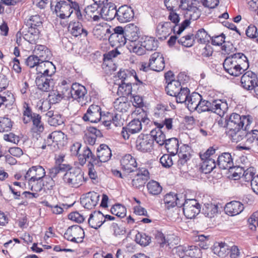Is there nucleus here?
Listing matches in <instances>:
<instances>
[{
    "mask_svg": "<svg viewBox=\"0 0 258 258\" xmlns=\"http://www.w3.org/2000/svg\"><path fill=\"white\" fill-rule=\"evenodd\" d=\"M225 71L229 75L237 77L249 68L247 57L242 53H236L227 56L223 63Z\"/></svg>",
    "mask_w": 258,
    "mask_h": 258,
    "instance_id": "obj_1",
    "label": "nucleus"
},
{
    "mask_svg": "<svg viewBox=\"0 0 258 258\" xmlns=\"http://www.w3.org/2000/svg\"><path fill=\"white\" fill-rule=\"evenodd\" d=\"M45 175V169L43 167L38 165L29 168L24 177L28 181L29 188L32 191H38L41 189L38 182Z\"/></svg>",
    "mask_w": 258,
    "mask_h": 258,
    "instance_id": "obj_2",
    "label": "nucleus"
},
{
    "mask_svg": "<svg viewBox=\"0 0 258 258\" xmlns=\"http://www.w3.org/2000/svg\"><path fill=\"white\" fill-rule=\"evenodd\" d=\"M62 179L66 185L75 188L79 187L85 182L84 174L78 168H69L63 175Z\"/></svg>",
    "mask_w": 258,
    "mask_h": 258,
    "instance_id": "obj_3",
    "label": "nucleus"
},
{
    "mask_svg": "<svg viewBox=\"0 0 258 258\" xmlns=\"http://www.w3.org/2000/svg\"><path fill=\"white\" fill-rule=\"evenodd\" d=\"M38 183L41 186V189L39 190L33 191V192L24 191L22 193V195L28 198H37L40 196L45 197L46 195L51 194V191L55 185L53 179L51 177L45 175L41 179Z\"/></svg>",
    "mask_w": 258,
    "mask_h": 258,
    "instance_id": "obj_4",
    "label": "nucleus"
},
{
    "mask_svg": "<svg viewBox=\"0 0 258 258\" xmlns=\"http://www.w3.org/2000/svg\"><path fill=\"white\" fill-rule=\"evenodd\" d=\"M72 0H52L51 9L54 10L56 16L61 19L69 18L73 13Z\"/></svg>",
    "mask_w": 258,
    "mask_h": 258,
    "instance_id": "obj_5",
    "label": "nucleus"
},
{
    "mask_svg": "<svg viewBox=\"0 0 258 258\" xmlns=\"http://www.w3.org/2000/svg\"><path fill=\"white\" fill-rule=\"evenodd\" d=\"M226 121L228 130L244 127L247 129L252 122V117L250 115L241 116L237 113H233L226 119Z\"/></svg>",
    "mask_w": 258,
    "mask_h": 258,
    "instance_id": "obj_6",
    "label": "nucleus"
},
{
    "mask_svg": "<svg viewBox=\"0 0 258 258\" xmlns=\"http://www.w3.org/2000/svg\"><path fill=\"white\" fill-rule=\"evenodd\" d=\"M188 109L190 111H197L199 113L206 111L209 101L204 100L202 96L197 92L192 93L186 101Z\"/></svg>",
    "mask_w": 258,
    "mask_h": 258,
    "instance_id": "obj_7",
    "label": "nucleus"
},
{
    "mask_svg": "<svg viewBox=\"0 0 258 258\" xmlns=\"http://www.w3.org/2000/svg\"><path fill=\"white\" fill-rule=\"evenodd\" d=\"M65 138L64 134L61 131H54L47 137L44 144L41 148L47 151L54 152L58 148V145L61 144Z\"/></svg>",
    "mask_w": 258,
    "mask_h": 258,
    "instance_id": "obj_8",
    "label": "nucleus"
},
{
    "mask_svg": "<svg viewBox=\"0 0 258 258\" xmlns=\"http://www.w3.org/2000/svg\"><path fill=\"white\" fill-rule=\"evenodd\" d=\"M132 175L130 184L133 188L136 189H140L144 187L150 178L148 170L144 168L137 170Z\"/></svg>",
    "mask_w": 258,
    "mask_h": 258,
    "instance_id": "obj_9",
    "label": "nucleus"
},
{
    "mask_svg": "<svg viewBox=\"0 0 258 258\" xmlns=\"http://www.w3.org/2000/svg\"><path fill=\"white\" fill-rule=\"evenodd\" d=\"M67 93L66 96L70 97V99L76 100L81 106H83L86 104L84 99L87 93V90L84 86L78 84L73 83L71 87V91Z\"/></svg>",
    "mask_w": 258,
    "mask_h": 258,
    "instance_id": "obj_10",
    "label": "nucleus"
},
{
    "mask_svg": "<svg viewBox=\"0 0 258 258\" xmlns=\"http://www.w3.org/2000/svg\"><path fill=\"white\" fill-rule=\"evenodd\" d=\"M183 211L185 216L188 219L195 218L200 212L201 206L195 199H183Z\"/></svg>",
    "mask_w": 258,
    "mask_h": 258,
    "instance_id": "obj_11",
    "label": "nucleus"
},
{
    "mask_svg": "<svg viewBox=\"0 0 258 258\" xmlns=\"http://www.w3.org/2000/svg\"><path fill=\"white\" fill-rule=\"evenodd\" d=\"M142 67L144 71H147L148 67L156 72L162 71L165 67L163 55L158 52L153 53L150 57L148 66H146V63L142 64Z\"/></svg>",
    "mask_w": 258,
    "mask_h": 258,
    "instance_id": "obj_12",
    "label": "nucleus"
},
{
    "mask_svg": "<svg viewBox=\"0 0 258 258\" xmlns=\"http://www.w3.org/2000/svg\"><path fill=\"white\" fill-rule=\"evenodd\" d=\"M84 237V232L78 225L69 227L64 234V237L66 239L76 243L82 242Z\"/></svg>",
    "mask_w": 258,
    "mask_h": 258,
    "instance_id": "obj_13",
    "label": "nucleus"
},
{
    "mask_svg": "<svg viewBox=\"0 0 258 258\" xmlns=\"http://www.w3.org/2000/svg\"><path fill=\"white\" fill-rule=\"evenodd\" d=\"M112 156L111 151L109 147L105 144H101L97 150V157L93 160L96 166L99 167L102 162H106L110 160Z\"/></svg>",
    "mask_w": 258,
    "mask_h": 258,
    "instance_id": "obj_14",
    "label": "nucleus"
},
{
    "mask_svg": "<svg viewBox=\"0 0 258 258\" xmlns=\"http://www.w3.org/2000/svg\"><path fill=\"white\" fill-rule=\"evenodd\" d=\"M153 139L149 135H140L136 141V148L141 152H151L153 149Z\"/></svg>",
    "mask_w": 258,
    "mask_h": 258,
    "instance_id": "obj_15",
    "label": "nucleus"
},
{
    "mask_svg": "<svg viewBox=\"0 0 258 258\" xmlns=\"http://www.w3.org/2000/svg\"><path fill=\"white\" fill-rule=\"evenodd\" d=\"M101 118V109L97 105L92 104L88 108L86 113L84 115L83 119L84 121L96 123Z\"/></svg>",
    "mask_w": 258,
    "mask_h": 258,
    "instance_id": "obj_16",
    "label": "nucleus"
},
{
    "mask_svg": "<svg viewBox=\"0 0 258 258\" xmlns=\"http://www.w3.org/2000/svg\"><path fill=\"white\" fill-rule=\"evenodd\" d=\"M52 75H40L36 78L35 83L38 88L44 92H48L52 89L54 82L52 79Z\"/></svg>",
    "mask_w": 258,
    "mask_h": 258,
    "instance_id": "obj_17",
    "label": "nucleus"
},
{
    "mask_svg": "<svg viewBox=\"0 0 258 258\" xmlns=\"http://www.w3.org/2000/svg\"><path fill=\"white\" fill-rule=\"evenodd\" d=\"M258 81V78L255 74L251 71L245 73L241 78V86L248 91H252Z\"/></svg>",
    "mask_w": 258,
    "mask_h": 258,
    "instance_id": "obj_18",
    "label": "nucleus"
},
{
    "mask_svg": "<svg viewBox=\"0 0 258 258\" xmlns=\"http://www.w3.org/2000/svg\"><path fill=\"white\" fill-rule=\"evenodd\" d=\"M37 76L40 75H53L55 72V67L49 60L40 61L36 68Z\"/></svg>",
    "mask_w": 258,
    "mask_h": 258,
    "instance_id": "obj_19",
    "label": "nucleus"
},
{
    "mask_svg": "<svg viewBox=\"0 0 258 258\" xmlns=\"http://www.w3.org/2000/svg\"><path fill=\"white\" fill-rule=\"evenodd\" d=\"M134 16L133 10L126 5L122 6L117 10V19L120 23L129 22L134 18Z\"/></svg>",
    "mask_w": 258,
    "mask_h": 258,
    "instance_id": "obj_20",
    "label": "nucleus"
},
{
    "mask_svg": "<svg viewBox=\"0 0 258 258\" xmlns=\"http://www.w3.org/2000/svg\"><path fill=\"white\" fill-rule=\"evenodd\" d=\"M209 105H208V109L206 111H212L219 116H223L228 107L226 102L222 101L221 100H214L212 102L209 101Z\"/></svg>",
    "mask_w": 258,
    "mask_h": 258,
    "instance_id": "obj_21",
    "label": "nucleus"
},
{
    "mask_svg": "<svg viewBox=\"0 0 258 258\" xmlns=\"http://www.w3.org/2000/svg\"><path fill=\"white\" fill-rule=\"evenodd\" d=\"M154 124L157 126V127L151 131L149 136L153 139V141L155 140L159 146L163 145L167 140V139H166L165 135L161 131L163 124L157 122H154Z\"/></svg>",
    "mask_w": 258,
    "mask_h": 258,
    "instance_id": "obj_22",
    "label": "nucleus"
},
{
    "mask_svg": "<svg viewBox=\"0 0 258 258\" xmlns=\"http://www.w3.org/2000/svg\"><path fill=\"white\" fill-rule=\"evenodd\" d=\"M99 199L98 193L92 191L87 193L85 197L81 199V203L87 209H92L97 204Z\"/></svg>",
    "mask_w": 258,
    "mask_h": 258,
    "instance_id": "obj_23",
    "label": "nucleus"
},
{
    "mask_svg": "<svg viewBox=\"0 0 258 258\" xmlns=\"http://www.w3.org/2000/svg\"><path fill=\"white\" fill-rule=\"evenodd\" d=\"M170 22H161L158 24L156 29V35L158 38L165 40L173 30V27Z\"/></svg>",
    "mask_w": 258,
    "mask_h": 258,
    "instance_id": "obj_24",
    "label": "nucleus"
},
{
    "mask_svg": "<svg viewBox=\"0 0 258 258\" xmlns=\"http://www.w3.org/2000/svg\"><path fill=\"white\" fill-rule=\"evenodd\" d=\"M117 10L115 5L111 3H107L103 5L101 10L102 17L107 21H111L115 18H117Z\"/></svg>",
    "mask_w": 258,
    "mask_h": 258,
    "instance_id": "obj_25",
    "label": "nucleus"
},
{
    "mask_svg": "<svg viewBox=\"0 0 258 258\" xmlns=\"http://www.w3.org/2000/svg\"><path fill=\"white\" fill-rule=\"evenodd\" d=\"M24 22L28 28H32L39 31L42 30V18L39 15L36 14L26 17Z\"/></svg>",
    "mask_w": 258,
    "mask_h": 258,
    "instance_id": "obj_26",
    "label": "nucleus"
},
{
    "mask_svg": "<svg viewBox=\"0 0 258 258\" xmlns=\"http://www.w3.org/2000/svg\"><path fill=\"white\" fill-rule=\"evenodd\" d=\"M105 221L104 215L101 212H94L90 215L88 224L91 228L97 229L100 227Z\"/></svg>",
    "mask_w": 258,
    "mask_h": 258,
    "instance_id": "obj_27",
    "label": "nucleus"
},
{
    "mask_svg": "<svg viewBox=\"0 0 258 258\" xmlns=\"http://www.w3.org/2000/svg\"><path fill=\"white\" fill-rule=\"evenodd\" d=\"M217 165L222 169H230L233 166V159L229 153H223L217 158Z\"/></svg>",
    "mask_w": 258,
    "mask_h": 258,
    "instance_id": "obj_28",
    "label": "nucleus"
},
{
    "mask_svg": "<svg viewBox=\"0 0 258 258\" xmlns=\"http://www.w3.org/2000/svg\"><path fill=\"white\" fill-rule=\"evenodd\" d=\"M243 209V204L240 202L235 201L227 203L225 207L226 213L232 216L238 215Z\"/></svg>",
    "mask_w": 258,
    "mask_h": 258,
    "instance_id": "obj_29",
    "label": "nucleus"
},
{
    "mask_svg": "<svg viewBox=\"0 0 258 258\" xmlns=\"http://www.w3.org/2000/svg\"><path fill=\"white\" fill-rule=\"evenodd\" d=\"M125 36L130 42L137 41L139 38V28L133 24L125 27Z\"/></svg>",
    "mask_w": 258,
    "mask_h": 258,
    "instance_id": "obj_30",
    "label": "nucleus"
},
{
    "mask_svg": "<svg viewBox=\"0 0 258 258\" xmlns=\"http://www.w3.org/2000/svg\"><path fill=\"white\" fill-rule=\"evenodd\" d=\"M48 123L51 126H57L63 123L64 119L57 111L49 110L46 113Z\"/></svg>",
    "mask_w": 258,
    "mask_h": 258,
    "instance_id": "obj_31",
    "label": "nucleus"
},
{
    "mask_svg": "<svg viewBox=\"0 0 258 258\" xmlns=\"http://www.w3.org/2000/svg\"><path fill=\"white\" fill-rule=\"evenodd\" d=\"M94 35L99 39H106L112 32L110 28L105 24L104 25H97L93 29Z\"/></svg>",
    "mask_w": 258,
    "mask_h": 258,
    "instance_id": "obj_32",
    "label": "nucleus"
},
{
    "mask_svg": "<svg viewBox=\"0 0 258 258\" xmlns=\"http://www.w3.org/2000/svg\"><path fill=\"white\" fill-rule=\"evenodd\" d=\"M34 54L40 61L47 60L51 56V51L44 45H37L33 50Z\"/></svg>",
    "mask_w": 258,
    "mask_h": 258,
    "instance_id": "obj_33",
    "label": "nucleus"
},
{
    "mask_svg": "<svg viewBox=\"0 0 258 258\" xmlns=\"http://www.w3.org/2000/svg\"><path fill=\"white\" fill-rule=\"evenodd\" d=\"M247 130H248V128L245 129V127L228 130V135L233 142L238 143L245 137L246 131Z\"/></svg>",
    "mask_w": 258,
    "mask_h": 258,
    "instance_id": "obj_34",
    "label": "nucleus"
},
{
    "mask_svg": "<svg viewBox=\"0 0 258 258\" xmlns=\"http://www.w3.org/2000/svg\"><path fill=\"white\" fill-rule=\"evenodd\" d=\"M122 168L127 172H134L133 168L137 166L136 159L130 154L124 155L120 161Z\"/></svg>",
    "mask_w": 258,
    "mask_h": 258,
    "instance_id": "obj_35",
    "label": "nucleus"
},
{
    "mask_svg": "<svg viewBox=\"0 0 258 258\" xmlns=\"http://www.w3.org/2000/svg\"><path fill=\"white\" fill-rule=\"evenodd\" d=\"M78 160L81 165H84L87 161H88L90 164L95 165L93 160L95 159V156L94 155L91 150L87 147H85L82 153H80L78 156Z\"/></svg>",
    "mask_w": 258,
    "mask_h": 258,
    "instance_id": "obj_36",
    "label": "nucleus"
},
{
    "mask_svg": "<svg viewBox=\"0 0 258 258\" xmlns=\"http://www.w3.org/2000/svg\"><path fill=\"white\" fill-rule=\"evenodd\" d=\"M182 198L181 197L179 198L177 197V195L174 194V192H170L169 194H166L164 198V203L167 205V207H173L175 206H177L178 207L181 206L182 205V202H181L180 199ZM183 201V200L181 202Z\"/></svg>",
    "mask_w": 258,
    "mask_h": 258,
    "instance_id": "obj_37",
    "label": "nucleus"
},
{
    "mask_svg": "<svg viewBox=\"0 0 258 258\" xmlns=\"http://www.w3.org/2000/svg\"><path fill=\"white\" fill-rule=\"evenodd\" d=\"M177 250L178 252L181 253V254H179L180 256L185 255L191 257L196 256L199 250L198 247L194 245L179 246Z\"/></svg>",
    "mask_w": 258,
    "mask_h": 258,
    "instance_id": "obj_38",
    "label": "nucleus"
},
{
    "mask_svg": "<svg viewBox=\"0 0 258 258\" xmlns=\"http://www.w3.org/2000/svg\"><path fill=\"white\" fill-rule=\"evenodd\" d=\"M31 121L33 123L31 128L32 132L40 134L43 132L44 129V124L41 121V116L39 114L34 113Z\"/></svg>",
    "mask_w": 258,
    "mask_h": 258,
    "instance_id": "obj_39",
    "label": "nucleus"
},
{
    "mask_svg": "<svg viewBox=\"0 0 258 258\" xmlns=\"http://www.w3.org/2000/svg\"><path fill=\"white\" fill-rule=\"evenodd\" d=\"M113 104L116 111L120 112H126L130 107V102L125 96H121L116 99Z\"/></svg>",
    "mask_w": 258,
    "mask_h": 258,
    "instance_id": "obj_40",
    "label": "nucleus"
},
{
    "mask_svg": "<svg viewBox=\"0 0 258 258\" xmlns=\"http://www.w3.org/2000/svg\"><path fill=\"white\" fill-rule=\"evenodd\" d=\"M99 5L95 3L88 6L85 9V12L88 17L92 18L94 21L100 19L101 13L98 11Z\"/></svg>",
    "mask_w": 258,
    "mask_h": 258,
    "instance_id": "obj_41",
    "label": "nucleus"
},
{
    "mask_svg": "<svg viewBox=\"0 0 258 258\" xmlns=\"http://www.w3.org/2000/svg\"><path fill=\"white\" fill-rule=\"evenodd\" d=\"M40 32L32 28H28L27 32H22L24 39L31 44H35L40 37Z\"/></svg>",
    "mask_w": 258,
    "mask_h": 258,
    "instance_id": "obj_42",
    "label": "nucleus"
},
{
    "mask_svg": "<svg viewBox=\"0 0 258 258\" xmlns=\"http://www.w3.org/2000/svg\"><path fill=\"white\" fill-rule=\"evenodd\" d=\"M68 29L71 34L75 37L82 34H84L86 36L88 34L87 31L83 28L82 25L79 22H71Z\"/></svg>",
    "mask_w": 258,
    "mask_h": 258,
    "instance_id": "obj_43",
    "label": "nucleus"
},
{
    "mask_svg": "<svg viewBox=\"0 0 258 258\" xmlns=\"http://www.w3.org/2000/svg\"><path fill=\"white\" fill-rule=\"evenodd\" d=\"M230 250L229 246L225 243H216L214 244L213 252L220 257H224L227 255Z\"/></svg>",
    "mask_w": 258,
    "mask_h": 258,
    "instance_id": "obj_44",
    "label": "nucleus"
},
{
    "mask_svg": "<svg viewBox=\"0 0 258 258\" xmlns=\"http://www.w3.org/2000/svg\"><path fill=\"white\" fill-rule=\"evenodd\" d=\"M164 145L167 152L172 156L177 153L179 145L177 139L172 138L167 139Z\"/></svg>",
    "mask_w": 258,
    "mask_h": 258,
    "instance_id": "obj_45",
    "label": "nucleus"
},
{
    "mask_svg": "<svg viewBox=\"0 0 258 258\" xmlns=\"http://www.w3.org/2000/svg\"><path fill=\"white\" fill-rule=\"evenodd\" d=\"M201 169L205 174L210 173L216 166L215 160L214 158L201 159Z\"/></svg>",
    "mask_w": 258,
    "mask_h": 258,
    "instance_id": "obj_46",
    "label": "nucleus"
},
{
    "mask_svg": "<svg viewBox=\"0 0 258 258\" xmlns=\"http://www.w3.org/2000/svg\"><path fill=\"white\" fill-rule=\"evenodd\" d=\"M108 40L112 46L116 47L124 45L126 42L125 36L118 34H109Z\"/></svg>",
    "mask_w": 258,
    "mask_h": 258,
    "instance_id": "obj_47",
    "label": "nucleus"
},
{
    "mask_svg": "<svg viewBox=\"0 0 258 258\" xmlns=\"http://www.w3.org/2000/svg\"><path fill=\"white\" fill-rule=\"evenodd\" d=\"M181 88V83L178 80L172 81L171 82H168L166 87V91L169 95L174 96L178 93Z\"/></svg>",
    "mask_w": 258,
    "mask_h": 258,
    "instance_id": "obj_48",
    "label": "nucleus"
},
{
    "mask_svg": "<svg viewBox=\"0 0 258 258\" xmlns=\"http://www.w3.org/2000/svg\"><path fill=\"white\" fill-rule=\"evenodd\" d=\"M218 212V206L213 204H207L205 205L203 209V213L206 217L212 218Z\"/></svg>",
    "mask_w": 258,
    "mask_h": 258,
    "instance_id": "obj_49",
    "label": "nucleus"
},
{
    "mask_svg": "<svg viewBox=\"0 0 258 258\" xmlns=\"http://www.w3.org/2000/svg\"><path fill=\"white\" fill-rule=\"evenodd\" d=\"M194 37L198 42L202 44L209 42L211 38V36L204 29L199 30Z\"/></svg>",
    "mask_w": 258,
    "mask_h": 258,
    "instance_id": "obj_50",
    "label": "nucleus"
},
{
    "mask_svg": "<svg viewBox=\"0 0 258 258\" xmlns=\"http://www.w3.org/2000/svg\"><path fill=\"white\" fill-rule=\"evenodd\" d=\"M189 94V90L187 87L182 88L178 91V93L176 94L175 97L176 102L177 103H182L186 102Z\"/></svg>",
    "mask_w": 258,
    "mask_h": 258,
    "instance_id": "obj_51",
    "label": "nucleus"
},
{
    "mask_svg": "<svg viewBox=\"0 0 258 258\" xmlns=\"http://www.w3.org/2000/svg\"><path fill=\"white\" fill-rule=\"evenodd\" d=\"M145 50H156L158 47V42L154 38L146 36L143 42H142Z\"/></svg>",
    "mask_w": 258,
    "mask_h": 258,
    "instance_id": "obj_52",
    "label": "nucleus"
},
{
    "mask_svg": "<svg viewBox=\"0 0 258 258\" xmlns=\"http://www.w3.org/2000/svg\"><path fill=\"white\" fill-rule=\"evenodd\" d=\"M149 194L152 195H158L161 193L162 187L159 182L152 180L149 182L147 185Z\"/></svg>",
    "mask_w": 258,
    "mask_h": 258,
    "instance_id": "obj_53",
    "label": "nucleus"
},
{
    "mask_svg": "<svg viewBox=\"0 0 258 258\" xmlns=\"http://www.w3.org/2000/svg\"><path fill=\"white\" fill-rule=\"evenodd\" d=\"M128 49L130 52L135 53L139 55H143L145 53V50L143 44H140L139 42H130L128 45Z\"/></svg>",
    "mask_w": 258,
    "mask_h": 258,
    "instance_id": "obj_54",
    "label": "nucleus"
},
{
    "mask_svg": "<svg viewBox=\"0 0 258 258\" xmlns=\"http://www.w3.org/2000/svg\"><path fill=\"white\" fill-rule=\"evenodd\" d=\"M23 120L24 123L30 122L34 113H32L31 109L28 103L24 102L23 106Z\"/></svg>",
    "mask_w": 258,
    "mask_h": 258,
    "instance_id": "obj_55",
    "label": "nucleus"
},
{
    "mask_svg": "<svg viewBox=\"0 0 258 258\" xmlns=\"http://www.w3.org/2000/svg\"><path fill=\"white\" fill-rule=\"evenodd\" d=\"M111 213L119 218H123L126 215V208L121 204L114 205L110 210Z\"/></svg>",
    "mask_w": 258,
    "mask_h": 258,
    "instance_id": "obj_56",
    "label": "nucleus"
},
{
    "mask_svg": "<svg viewBox=\"0 0 258 258\" xmlns=\"http://www.w3.org/2000/svg\"><path fill=\"white\" fill-rule=\"evenodd\" d=\"M128 132L134 134L139 132L142 130L141 121L139 119H134L127 126Z\"/></svg>",
    "mask_w": 258,
    "mask_h": 258,
    "instance_id": "obj_57",
    "label": "nucleus"
},
{
    "mask_svg": "<svg viewBox=\"0 0 258 258\" xmlns=\"http://www.w3.org/2000/svg\"><path fill=\"white\" fill-rule=\"evenodd\" d=\"M132 84L130 82L126 81L121 82L118 88V92H120L123 96H127L132 93Z\"/></svg>",
    "mask_w": 258,
    "mask_h": 258,
    "instance_id": "obj_58",
    "label": "nucleus"
},
{
    "mask_svg": "<svg viewBox=\"0 0 258 258\" xmlns=\"http://www.w3.org/2000/svg\"><path fill=\"white\" fill-rule=\"evenodd\" d=\"M195 41V37L192 34H188L180 38L178 40V42L182 45L189 47L193 45Z\"/></svg>",
    "mask_w": 258,
    "mask_h": 258,
    "instance_id": "obj_59",
    "label": "nucleus"
},
{
    "mask_svg": "<svg viewBox=\"0 0 258 258\" xmlns=\"http://www.w3.org/2000/svg\"><path fill=\"white\" fill-rule=\"evenodd\" d=\"M12 127L10 119L7 117L0 118V132H8Z\"/></svg>",
    "mask_w": 258,
    "mask_h": 258,
    "instance_id": "obj_60",
    "label": "nucleus"
},
{
    "mask_svg": "<svg viewBox=\"0 0 258 258\" xmlns=\"http://www.w3.org/2000/svg\"><path fill=\"white\" fill-rule=\"evenodd\" d=\"M136 241L141 245L146 246L151 241V238L145 233H138L136 235Z\"/></svg>",
    "mask_w": 258,
    "mask_h": 258,
    "instance_id": "obj_61",
    "label": "nucleus"
},
{
    "mask_svg": "<svg viewBox=\"0 0 258 258\" xmlns=\"http://www.w3.org/2000/svg\"><path fill=\"white\" fill-rule=\"evenodd\" d=\"M63 95L57 91H53L48 95L49 102L52 104L57 103L63 98Z\"/></svg>",
    "mask_w": 258,
    "mask_h": 258,
    "instance_id": "obj_62",
    "label": "nucleus"
},
{
    "mask_svg": "<svg viewBox=\"0 0 258 258\" xmlns=\"http://www.w3.org/2000/svg\"><path fill=\"white\" fill-rule=\"evenodd\" d=\"M255 169L254 168L250 167L244 170L242 177L245 181H250L251 183L252 180L255 176Z\"/></svg>",
    "mask_w": 258,
    "mask_h": 258,
    "instance_id": "obj_63",
    "label": "nucleus"
},
{
    "mask_svg": "<svg viewBox=\"0 0 258 258\" xmlns=\"http://www.w3.org/2000/svg\"><path fill=\"white\" fill-rule=\"evenodd\" d=\"M246 142L248 143H252L254 141L256 142V144L258 143V130H254L248 132V130L246 131Z\"/></svg>",
    "mask_w": 258,
    "mask_h": 258,
    "instance_id": "obj_64",
    "label": "nucleus"
}]
</instances>
